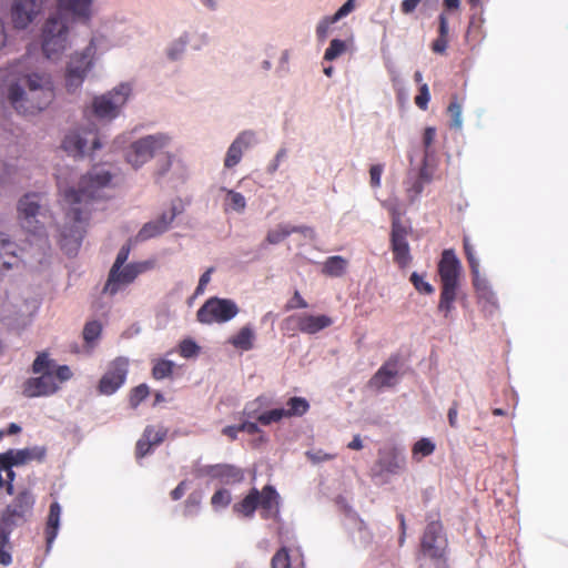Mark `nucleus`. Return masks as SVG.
<instances>
[{"instance_id": "f257e3e1", "label": "nucleus", "mask_w": 568, "mask_h": 568, "mask_svg": "<svg viewBox=\"0 0 568 568\" xmlns=\"http://www.w3.org/2000/svg\"><path fill=\"white\" fill-rule=\"evenodd\" d=\"M112 172L101 165L93 166L83 175L78 187L64 186L59 178L61 207L64 211L63 224L44 210L41 193L30 192L21 196L17 204L18 220L23 230L37 237L42 248L49 235L58 237L61 248L70 256L77 254L84 235L90 215V204L104 199L113 185Z\"/></svg>"}, {"instance_id": "f03ea898", "label": "nucleus", "mask_w": 568, "mask_h": 568, "mask_svg": "<svg viewBox=\"0 0 568 568\" xmlns=\"http://www.w3.org/2000/svg\"><path fill=\"white\" fill-rule=\"evenodd\" d=\"M0 95L21 114H36L47 109L54 99L52 75L43 70H32L30 55L0 69Z\"/></svg>"}, {"instance_id": "7ed1b4c3", "label": "nucleus", "mask_w": 568, "mask_h": 568, "mask_svg": "<svg viewBox=\"0 0 568 568\" xmlns=\"http://www.w3.org/2000/svg\"><path fill=\"white\" fill-rule=\"evenodd\" d=\"M139 126L118 133L110 143V151L121 153L123 163L134 172L141 171L165 150L170 149L173 135L156 131L136 136Z\"/></svg>"}, {"instance_id": "20e7f679", "label": "nucleus", "mask_w": 568, "mask_h": 568, "mask_svg": "<svg viewBox=\"0 0 568 568\" xmlns=\"http://www.w3.org/2000/svg\"><path fill=\"white\" fill-rule=\"evenodd\" d=\"M110 48L108 38L101 32L92 33L88 44L72 52L65 67L64 84L69 93L79 91L95 67L99 55Z\"/></svg>"}, {"instance_id": "39448f33", "label": "nucleus", "mask_w": 568, "mask_h": 568, "mask_svg": "<svg viewBox=\"0 0 568 568\" xmlns=\"http://www.w3.org/2000/svg\"><path fill=\"white\" fill-rule=\"evenodd\" d=\"M34 504V497L29 491H22L9 505L0 518V564L9 566L12 562L9 538L12 530L21 525Z\"/></svg>"}, {"instance_id": "423d86ee", "label": "nucleus", "mask_w": 568, "mask_h": 568, "mask_svg": "<svg viewBox=\"0 0 568 568\" xmlns=\"http://www.w3.org/2000/svg\"><path fill=\"white\" fill-rule=\"evenodd\" d=\"M40 40L43 55L60 61L72 45L68 19L61 13L50 14L41 27Z\"/></svg>"}, {"instance_id": "0eeeda50", "label": "nucleus", "mask_w": 568, "mask_h": 568, "mask_svg": "<svg viewBox=\"0 0 568 568\" xmlns=\"http://www.w3.org/2000/svg\"><path fill=\"white\" fill-rule=\"evenodd\" d=\"M134 87L132 82L124 81L112 89L92 98L90 110L94 118L101 122L111 123L120 118L133 98Z\"/></svg>"}, {"instance_id": "6e6552de", "label": "nucleus", "mask_w": 568, "mask_h": 568, "mask_svg": "<svg viewBox=\"0 0 568 568\" xmlns=\"http://www.w3.org/2000/svg\"><path fill=\"white\" fill-rule=\"evenodd\" d=\"M280 495L276 489L266 485L261 491L252 488L250 493L233 506V511L245 518H252L257 508L265 519H276L280 515Z\"/></svg>"}, {"instance_id": "1a4fd4ad", "label": "nucleus", "mask_w": 568, "mask_h": 568, "mask_svg": "<svg viewBox=\"0 0 568 568\" xmlns=\"http://www.w3.org/2000/svg\"><path fill=\"white\" fill-rule=\"evenodd\" d=\"M65 152L72 156H90L102 149L99 129L94 124L79 126L70 131L62 142Z\"/></svg>"}, {"instance_id": "9d476101", "label": "nucleus", "mask_w": 568, "mask_h": 568, "mask_svg": "<svg viewBox=\"0 0 568 568\" xmlns=\"http://www.w3.org/2000/svg\"><path fill=\"white\" fill-rule=\"evenodd\" d=\"M49 0H11L9 17L17 31L27 30L44 11Z\"/></svg>"}, {"instance_id": "9b49d317", "label": "nucleus", "mask_w": 568, "mask_h": 568, "mask_svg": "<svg viewBox=\"0 0 568 568\" xmlns=\"http://www.w3.org/2000/svg\"><path fill=\"white\" fill-rule=\"evenodd\" d=\"M239 314L236 303L229 298L211 297L197 311V321L202 324L226 323Z\"/></svg>"}, {"instance_id": "f8f14e48", "label": "nucleus", "mask_w": 568, "mask_h": 568, "mask_svg": "<svg viewBox=\"0 0 568 568\" xmlns=\"http://www.w3.org/2000/svg\"><path fill=\"white\" fill-rule=\"evenodd\" d=\"M162 154L164 155L156 158L153 170L155 183L176 186L178 183L184 182L186 173L183 162L172 152H163Z\"/></svg>"}, {"instance_id": "ddd939ff", "label": "nucleus", "mask_w": 568, "mask_h": 568, "mask_svg": "<svg viewBox=\"0 0 568 568\" xmlns=\"http://www.w3.org/2000/svg\"><path fill=\"white\" fill-rule=\"evenodd\" d=\"M148 268L146 262H132L126 265L111 267L106 283L104 285V293L109 295H115L116 293L124 290L135 278Z\"/></svg>"}, {"instance_id": "4468645a", "label": "nucleus", "mask_w": 568, "mask_h": 568, "mask_svg": "<svg viewBox=\"0 0 568 568\" xmlns=\"http://www.w3.org/2000/svg\"><path fill=\"white\" fill-rule=\"evenodd\" d=\"M258 143V134L254 130H243L237 133L226 149L223 159V169L232 171L241 163L244 154Z\"/></svg>"}, {"instance_id": "2eb2a0df", "label": "nucleus", "mask_w": 568, "mask_h": 568, "mask_svg": "<svg viewBox=\"0 0 568 568\" xmlns=\"http://www.w3.org/2000/svg\"><path fill=\"white\" fill-rule=\"evenodd\" d=\"M128 371V358L118 357L112 361L100 379L99 392L106 396L114 394L125 383Z\"/></svg>"}, {"instance_id": "dca6fc26", "label": "nucleus", "mask_w": 568, "mask_h": 568, "mask_svg": "<svg viewBox=\"0 0 568 568\" xmlns=\"http://www.w3.org/2000/svg\"><path fill=\"white\" fill-rule=\"evenodd\" d=\"M310 408L308 402L303 397H292L286 403V408H265L261 415H258L257 423L268 426L273 423H278L283 418H288L292 416H302Z\"/></svg>"}, {"instance_id": "f3484780", "label": "nucleus", "mask_w": 568, "mask_h": 568, "mask_svg": "<svg viewBox=\"0 0 568 568\" xmlns=\"http://www.w3.org/2000/svg\"><path fill=\"white\" fill-rule=\"evenodd\" d=\"M333 321L327 315H312L307 313L295 314L284 321V329L294 331L297 328L305 334H316L331 326Z\"/></svg>"}, {"instance_id": "a211bd4d", "label": "nucleus", "mask_w": 568, "mask_h": 568, "mask_svg": "<svg viewBox=\"0 0 568 568\" xmlns=\"http://www.w3.org/2000/svg\"><path fill=\"white\" fill-rule=\"evenodd\" d=\"M58 8L55 13L75 23L87 24L95 14L94 0H58Z\"/></svg>"}, {"instance_id": "6ab92c4d", "label": "nucleus", "mask_w": 568, "mask_h": 568, "mask_svg": "<svg viewBox=\"0 0 568 568\" xmlns=\"http://www.w3.org/2000/svg\"><path fill=\"white\" fill-rule=\"evenodd\" d=\"M446 537L443 534V526L437 520L427 524L423 538L422 551L429 558H440L446 548Z\"/></svg>"}, {"instance_id": "aec40b11", "label": "nucleus", "mask_w": 568, "mask_h": 568, "mask_svg": "<svg viewBox=\"0 0 568 568\" xmlns=\"http://www.w3.org/2000/svg\"><path fill=\"white\" fill-rule=\"evenodd\" d=\"M410 233V226L407 224L392 225L390 246L394 254V261L400 266L406 267L410 261V250L407 237Z\"/></svg>"}, {"instance_id": "412c9836", "label": "nucleus", "mask_w": 568, "mask_h": 568, "mask_svg": "<svg viewBox=\"0 0 568 568\" xmlns=\"http://www.w3.org/2000/svg\"><path fill=\"white\" fill-rule=\"evenodd\" d=\"M442 290L457 291L460 275V262L454 251L445 250L438 264Z\"/></svg>"}, {"instance_id": "4be33fe9", "label": "nucleus", "mask_w": 568, "mask_h": 568, "mask_svg": "<svg viewBox=\"0 0 568 568\" xmlns=\"http://www.w3.org/2000/svg\"><path fill=\"white\" fill-rule=\"evenodd\" d=\"M406 458L396 448L381 449L378 460L373 469L375 476L398 475L405 470Z\"/></svg>"}, {"instance_id": "5701e85b", "label": "nucleus", "mask_w": 568, "mask_h": 568, "mask_svg": "<svg viewBox=\"0 0 568 568\" xmlns=\"http://www.w3.org/2000/svg\"><path fill=\"white\" fill-rule=\"evenodd\" d=\"M59 389L53 372H45L38 377H30L23 384L22 393L27 397L50 396Z\"/></svg>"}, {"instance_id": "b1692460", "label": "nucleus", "mask_w": 568, "mask_h": 568, "mask_svg": "<svg viewBox=\"0 0 568 568\" xmlns=\"http://www.w3.org/2000/svg\"><path fill=\"white\" fill-rule=\"evenodd\" d=\"M45 455V448L34 446L23 449H10L0 454V466L3 468L24 465L31 460H41Z\"/></svg>"}, {"instance_id": "393cba45", "label": "nucleus", "mask_w": 568, "mask_h": 568, "mask_svg": "<svg viewBox=\"0 0 568 568\" xmlns=\"http://www.w3.org/2000/svg\"><path fill=\"white\" fill-rule=\"evenodd\" d=\"M204 475L219 479L224 485H234L244 480V470L230 464L206 466L201 470Z\"/></svg>"}, {"instance_id": "a878e982", "label": "nucleus", "mask_w": 568, "mask_h": 568, "mask_svg": "<svg viewBox=\"0 0 568 568\" xmlns=\"http://www.w3.org/2000/svg\"><path fill=\"white\" fill-rule=\"evenodd\" d=\"M357 6L356 0H347L334 14L323 17L315 29L318 41H325L328 37L332 26L351 14Z\"/></svg>"}, {"instance_id": "bb28decb", "label": "nucleus", "mask_w": 568, "mask_h": 568, "mask_svg": "<svg viewBox=\"0 0 568 568\" xmlns=\"http://www.w3.org/2000/svg\"><path fill=\"white\" fill-rule=\"evenodd\" d=\"M18 244L6 233L0 232V270L18 267L21 263Z\"/></svg>"}, {"instance_id": "cd10ccee", "label": "nucleus", "mask_w": 568, "mask_h": 568, "mask_svg": "<svg viewBox=\"0 0 568 568\" xmlns=\"http://www.w3.org/2000/svg\"><path fill=\"white\" fill-rule=\"evenodd\" d=\"M397 374V362L388 361L372 377L371 385L377 388L393 386L396 383Z\"/></svg>"}, {"instance_id": "c85d7f7f", "label": "nucleus", "mask_w": 568, "mask_h": 568, "mask_svg": "<svg viewBox=\"0 0 568 568\" xmlns=\"http://www.w3.org/2000/svg\"><path fill=\"white\" fill-rule=\"evenodd\" d=\"M225 194L223 199V210L225 213L243 214L247 207L246 197L234 189L221 187Z\"/></svg>"}, {"instance_id": "c756f323", "label": "nucleus", "mask_w": 568, "mask_h": 568, "mask_svg": "<svg viewBox=\"0 0 568 568\" xmlns=\"http://www.w3.org/2000/svg\"><path fill=\"white\" fill-rule=\"evenodd\" d=\"M62 508L58 501H54L50 505V510L47 520L45 527V540H47V549L49 550L59 532L60 520H61Z\"/></svg>"}, {"instance_id": "7c9ffc66", "label": "nucleus", "mask_w": 568, "mask_h": 568, "mask_svg": "<svg viewBox=\"0 0 568 568\" xmlns=\"http://www.w3.org/2000/svg\"><path fill=\"white\" fill-rule=\"evenodd\" d=\"M255 331L251 324L243 326L235 335L229 338V343L236 349L247 352L254 347Z\"/></svg>"}, {"instance_id": "2f4dec72", "label": "nucleus", "mask_w": 568, "mask_h": 568, "mask_svg": "<svg viewBox=\"0 0 568 568\" xmlns=\"http://www.w3.org/2000/svg\"><path fill=\"white\" fill-rule=\"evenodd\" d=\"M191 40L190 32H183L178 38L172 40L165 50L168 59L176 61L181 59L186 50Z\"/></svg>"}, {"instance_id": "473e14b6", "label": "nucleus", "mask_w": 568, "mask_h": 568, "mask_svg": "<svg viewBox=\"0 0 568 568\" xmlns=\"http://www.w3.org/2000/svg\"><path fill=\"white\" fill-rule=\"evenodd\" d=\"M405 201L407 205H414L419 201L424 191L425 184L419 182V179H413L407 174L404 180Z\"/></svg>"}, {"instance_id": "72a5a7b5", "label": "nucleus", "mask_w": 568, "mask_h": 568, "mask_svg": "<svg viewBox=\"0 0 568 568\" xmlns=\"http://www.w3.org/2000/svg\"><path fill=\"white\" fill-rule=\"evenodd\" d=\"M382 206L390 214L392 225L405 224L402 217L406 213V205L403 204L397 196H390L383 201Z\"/></svg>"}, {"instance_id": "f704fd0d", "label": "nucleus", "mask_w": 568, "mask_h": 568, "mask_svg": "<svg viewBox=\"0 0 568 568\" xmlns=\"http://www.w3.org/2000/svg\"><path fill=\"white\" fill-rule=\"evenodd\" d=\"M347 265L348 262L343 256H331L324 262L322 272L328 276L338 277L346 272Z\"/></svg>"}, {"instance_id": "c9c22d12", "label": "nucleus", "mask_w": 568, "mask_h": 568, "mask_svg": "<svg viewBox=\"0 0 568 568\" xmlns=\"http://www.w3.org/2000/svg\"><path fill=\"white\" fill-rule=\"evenodd\" d=\"M271 406V400L266 396H260L254 400L248 402L244 409L243 415L248 419H258V415Z\"/></svg>"}, {"instance_id": "e433bc0d", "label": "nucleus", "mask_w": 568, "mask_h": 568, "mask_svg": "<svg viewBox=\"0 0 568 568\" xmlns=\"http://www.w3.org/2000/svg\"><path fill=\"white\" fill-rule=\"evenodd\" d=\"M294 233L293 225L280 223L274 229L268 230L265 241L268 244L276 245Z\"/></svg>"}, {"instance_id": "4c0bfd02", "label": "nucleus", "mask_w": 568, "mask_h": 568, "mask_svg": "<svg viewBox=\"0 0 568 568\" xmlns=\"http://www.w3.org/2000/svg\"><path fill=\"white\" fill-rule=\"evenodd\" d=\"M166 232L164 227L156 220L145 223L136 235L138 241H146L152 237L159 236Z\"/></svg>"}, {"instance_id": "58836bf2", "label": "nucleus", "mask_w": 568, "mask_h": 568, "mask_svg": "<svg viewBox=\"0 0 568 568\" xmlns=\"http://www.w3.org/2000/svg\"><path fill=\"white\" fill-rule=\"evenodd\" d=\"M182 213L181 204L178 201H172L169 209L163 211L155 220L161 223L165 231L169 230L174 219Z\"/></svg>"}, {"instance_id": "ea45409f", "label": "nucleus", "mask_w": 568, "mask_h": 568, "mask_svg": "<svg viewBox=\"0 0 568 568\" xmlns=\"http://www.w3.org/2000/svg\"><path fill=\"white\" fill-rule=\"evenodd\" d=\"M101 331L102 326L97 321H92L85 324L83 329V338L89 349H92L95 346V343L100 337Z\"/></svg>"}, {"instance_id": "a19ab883", "label": "nucleus", "mask_w": 568, "mask_h": 568, "mask_svg": "<svg viewBox=\"0 0 568 568\" xmlns=\"http://www.w3.org/2000/svg\"><path fill=\"white\" fill-rule=\"evenodd\" d=\"M347 45L344 40L333 39L329 42L328 48L325 50L324 59L326 61H334L346 52Z\"/></svg>"}, {"instance_id": "79ce46f5", "label": "nucleus", "mask_w": 568, "mask_h": 568, "mask_svg": "<svg viewBox=\"0 0 568 568\" xmlns=\"http://www.w3.org/2000/svg\"><path fill=\"white\" fill-rule=\"evenodd\" d=\"M456 292L457 291L442 290L438 311L443 312L445 316H447L454 307Z\"/></svg>"}, {"instance_id": "37998d69", "label": "nucleus", "mask_w": 568, "mask_h": 568, "mask_svg": "<svg viewBox=\"0 0 568 568\" xmlns=\"http://www.w3.org/2000/svg\"><path fill=\"white\" fill-rule=\"evenodd\" d=\"M464 250L470 266L471 274L476 276V284H478L479 260L476 257L474 247L470 244L469 239L466 236L464 237Z\"/></svg>"}, {"instance_id": "c03bdc74", "label": "nucleus", "mask_w": 568, "mask_h": 568, "mask_svg": "<svg viewBox=\"0 0 568 568\" xmlns=\"http://www.w3.org/2000/svg\"><path fill=\"white\" fill-rule=\"evenodd\" d=\"M430 159L432 158L424 156L422 161V166L419 168L418 172L409 171L408 175L412 176L413 179H419V182L425 185L430 183L433 180L432 172L428 169Z\"/></svg>"}, {"instance_id": "a18cd8bd", "label": "nucleus", "mask_w": 568, "mask_h": 568, "mask_svg": "<svg viewBox=\"0 0 568 568\" xmlns=\"http://www.w3.org/2000/svg\"><path fill=\"white\" fill-rule=\"evenodd\" d=\"M174 363L171 361H159L155 363L152 369L153 377L156 379H163L170 376L173 372Z\"/></svg>"}, {"instance_id": "49530a36", "label": "nucleus", "mask_w": 568, "mask_h": 568, "mask_svg": "<svg viewBox=\"0 0 568 568\" xmlns=\"http://www.w3.org/2000/svg\"><path fill=\"white\" fill-rule=\"evenodd\" d=\"M54 363L48 357L47 354H40L33 362L32 371L36 374H43L45 372H53Z\"/></svg>"}, {"instance_id": "de8ad7c7", "label": "nucleus", "mask_w": 568, "mask_h": 568, "mask_svg": "<svg viewBox=\"0 0 568 568\" xmlns=\"http://www.w3.org/2000/svg\"><path fill=\"white\" fill-rule=\"evenodd\" d=\"M272 568H291V558L288 555V549L286 547H282L278 549L271 560Z\"/></svg>"}, {"instance_id": "09e8293b", "label": "nucleus", "mask_w": 568, "mask_h": 568, "mask_svg": "<svg viewBox=\"0 0 568 568\" xmlns=\"http://www.w3.org/2000/svg\"><path fill=\"white\" fill-rule=\"evenodd\" d=\"M232 500L231 493L227 489H219L211 498V504L215 509L226 508Z\"/></svg>"}, {"instance_id": "8fccbe9b", "label": "nucleus", "mask_w": 568, "mask_h": 568, "mask_svg": "<svg viewBox=\"0 0 568 568\" xmlns=\"http://www.w3.org/2000/svg\"><path fill=\"white\" fill-rule=\"evenodd\" d=\"M448 112L452 115V126L455 129H462L463 116H462V104L454 97L448 105Z\"/></svg>"}, {"instance_id": "3c124183", "label": "nucleus", "mask_w": 568, "mask_h": 568, "mask_svg": "<svg viewBox=\"0 0 568 568\" xmlns=\"http://www.w3.org/2000/svg\"><path fill=\"white\" fill-rule=\"evenodd\" d=\"M435 450V444L428 438L419 439L413 447V455H420L422 457L429 456Z\"/></svg>"}, {"instance_id": "603ef678", "label": "nucleus", "mask_w": 568, "mask_h": 568, "mask_svg": "<svg viewBox=\"0 0 568 568\" xmlns=\"http://www.w3.org/2000/svg\"><path fill=\"white\" fill-rule=\"evenodd\" d=\"M287 158V150L285 148H280L274 158L266 165V173L273 175L277 172L282 162H284Z\"/></svg>"}, {"instance_id": "864d4df0", "label": "nucleus", "mask_w": 568, "mask_h": 568, "mask_svg": "<svg viewBox=\"0 0 568 568\" xmlns=\"http://www.w3.org/2000/svg\"><path fill=\"white\" fill-rule=\"evenodd\" d=\"M436 138V129L434 126H428L424 131L423 135V144H424V156L432 158L434 155V150L432 148Z\"/></svg>"}, {"instance_id": "5fc2aeb1", "label": "nucleus", "mask_w": 568, "mask_h": 568, "mask_svg": "<svg viewBox=\"0 0 568 568\" xmlns=\"http://www.w3.org/2000/svg\"><path fill=\"white\" fill-rule=\"evenodd\" d=\"M150 430H144L142 437L138 440L135 450L136 458H142L146 456L153 449V447L151 446V442H149L148 439L150 437Z\"/></svg>"}, {"instance_id": "6e6d98bb", "label": "nucleus", "mask_w": 568, "mask_h": 568, "mask_svg": "<svg viewBox=\"0 0 568 568\" xmlns=\"http://www.w3.org/2000/svg\"><path fill=\"white\" fill-rule=\"evenodd\" d=\"M201 495L200 494H191L186 501H185V506H184V515L185 516H193V515H196L199 513V509H200V506H201Z\"/></svg>"}, {"instance_id": "4d7b16f0", "label": "nucleus", "mask_w": 568, "mask_h": 568, "mask_svg": "<svg viewBox=\"0 0 568 568\" xmlns=\"http://www.w3.org/2000/svg\"><path fill=\"white\" fill-rule=\"evenodd\" d=\"M149 395V387L145 384L136 386L130 396V405L135 408Z\"/></svg>"}, {"instance_id": "13d9d810", "label": "nucleus", "mask_w": 568, "mask_h": 568, "mask_svg": "<svg viewBox=\"0 0 568 568\" xmlns=\"http://www.w3.org/2000/svg\"><path fill=\"white\" fill-rule=\"evenodd\" d=\"M410 282L413 283L414 287L420 292V293H425V294H433L434 293V287L432 284H429L428 282L424 281L423 276L419 275L418 273L414 272L412 275H410Z\"/></svg>"}, {"instance_id": "bf43d9fd", "label": "nucleus", "mask_w": 568, "mask_h": 568, "mask_svg": "<svg viewBox=\"0 0 568 568\" xmlns=\"http://www.w3.org/2000/svg\"><path fill=\"white\" fill-rule=\"evenodd\" d=\"M144 430H150V437L148 438L151 442V446L155 447L160 443H162L166 436V429L162 426H148Z\"/></svg>"}, {"instance_id": "052dcab7", "label": "nucleus", "mask_w": 568, "mask_h": 568, "mask_svg": "<svg viewBox=\"0 0 568 568\" xmlns=\"http://www.w3.org/2000/svg\"><path fill=\"white\" fill-rule=\"evenodd\" d=\"M305 455L313 464L325 463L335 457V455L325 453L322 449L307 450Z\"/></svg>"}, {"instance_id": "680f3d73", "label": "nucleus", "mask_w": 568, "mask_h": 568, "mask_svg": "<svg viewBox=\"0 0 568 568\" xmlns=\"http://www.w3.org/2000/svg\"><path fill=\"white\" fill-rule=\"evenodd\" d=\"M241 432H245L250 435H260V440L264 442L266 440V437L263 433V430L260 428L258 424L256 422H251L248 418H246L244 422L240 424Z\"/></svg>"}, {"instance_id": "e2e57ef3", "label": "nucleus", "mask_w": 568, "mask_h": 568, "mask_svg": "<svg viewBox=\"0 0 568 568\" xmlns=\"http://www.w3.org/2000/svg\"><path fill=\"white\" fill-rule=\"evenodd\" d=\"M429 100L430 93L428 85L426 83H423L419 88V93L415 97V104L420 110H427Z\"/></svg>"}, {"instance_id": "0e129e2a", "label": "nucleus", "mask_w": 568, "mask_h": 568, "mask_svg": "<svg viewBox=\"0 0 568 568\" xmlns=\"http://www.w3.org/2000/svg\"><path fill=\"white\" fill-rule=\"evenodd\" d=\"M473 282H474V286L478 291L480 297L487 298V301L494 300V294L489 290L485 278H481L480 275L478 274V284H476V276L473 275Z\"/></svg>"}, {"instance_id": "69168bd1", "label": "nucleus", "mask_w": 568, "mask_h": 568, "mask_svg": "<svg viewBox=\"0 0 568 568\" xmlns=\"http://www.w3.org/2000/svg\"><path fill=\"white\" fill-rule=\"evenodd\" d=\"M199 352V346L192 339H185L180 344V353L184 358H191Z\"/></svg>"}, {"instance_id": "338daca9", "label": "nucleus", "mask_w": 568, "mask_h": 568, "mask_svg": "<svg viewBox=\"0 0 568 568\" xmlns=\"http://www.w3.org/2000/svg\"><path fill=\"white\" fill-rule=\"evenodd\" d=\"M383 164H374L369 169V183L372 187H379L382 183Z\"/></svg>"}, {"instance_id": "774afa93", "label": "nucleus", "mask_w": 568, "mask_h": 568, "mask_svg": "<svg viewBox=\"0 0 568 568\" xmlns=\"http://www.w3.org/2000/svg\"><path fill=\"white\" fill-rule=\"evenodd\" d=\"M53 374L55 376V382L58 384L67 382L72 377V372H71L70 367L67 365H61V366L54 365Z\"/></svg>"}]
</instances>
